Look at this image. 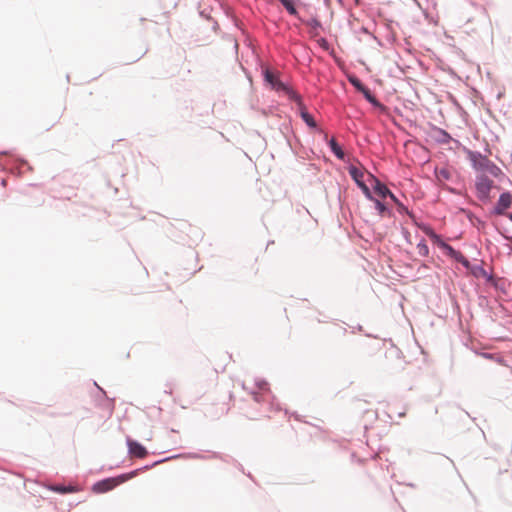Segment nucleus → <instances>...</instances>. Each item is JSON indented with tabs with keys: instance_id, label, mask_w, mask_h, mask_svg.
I'll list each match as a JSON object with an SVG mask.
<instances>
[{
	"instance_id": "obj_1",
	"label": "nucleus",
	"mask_w": 512,
	"mask_h": 512,
	"mask_svg": "<svg viewBox=\"0 0 512 512\" xmlns=\"http://www.w3.org/2000/svg\"><path fill=\"white\" fill-rule=\"evenodd\" d=\"M468 158L473 168L477 171L488 172L494 177H498L501 174V170L494 163L478 152L469 151Z\"/></svg>"
},
{
	"instance_id": "obj_2",
	"label": "nucleus",
	"mask_w": 512,
	"mask_h": 512,
	"mask_svg": "<svg viewBox=\"0 0 512 512\" xmlns=\"http://www.w3.org/2000/svg\"><path fill=\"white\" fill-rule=\"evenodd\" d=\"M134 474L135 473H130V474L121 475V476H118V477H115V478L104 479L102 481H99V482L95 483L93 485V487H92V490L95 493H104V492L110 491L114 487H116L117 485L125 482L126 480H128L130 478H132L134 476Z\"/></svg>"
},
{
	"instance_id": "obj_3",
	"label": "nucleus",
	"mask_w": 512,
	"mask_h": 512,
	"mask_svg": "<svg viewBox=\"0 0 512 512\" xmlns=\"http://www.w3.org/2000/svg\"><path fill=\"white\" fill-rule=\"evenodd\" d=\"M265 80L271 85V87L277 91H284L293 100H298V95L289 89L285 84L280 82L276 76L269 70L265 71Z\"/></svg>"
},
{
	"instance_id": "obj_4",
	"label": "nucleus",
	"mask_w": 512,
	"mask_h": 512,
	"mask_svg": "<svg viewBox=\"0 0 512 512\" xmlns=\"http://www.w3.org/2000/svg\"><path fill=\"white\" fill-rule=\"evenodd\" d=\"M492 184V180L485 175L477 176L475 186L480 199L485 200L489 197Z\"/></svg>"
},
{
	"instance_id": "obj_5",
	"label": "nucleus",
	"mask_w": 512,
	"mask_h": 512,
	"mask_svg": "<svg viewBox=\"0 0 512 512\" xmlns=\"http://www.w3.org/2000/svg\"><path fill=\"white\" fill-rule=\"evenodd\" d=\"M369 178L373 181V189L374 191L382 198H385L389 196L396 204L399 205L401 209H404V207L398 202L395 195L384 185L382 184L378 179L374 178L371 174H369Z\"/></svg>"
},
{
	"instance_id": "obj_6",
	"label": "nucleus",
	"mask_w": 512,
	"mask_h": 512,
	"mask_svg": "<svg viewBox=\"0 0 512 512\" xmlns=\"http://www.w3.org/2000/svg\"><path fill=\"white\" fill-rule=\"evenodd\" d=\"M512 204V195L509 192L502 193L498 199V203L495 207L497 214H503Z\"/></svg>"
},
{
	"instance_id": "obj_7",
	"label": "nucleus",
	"mask_w": 512,
	"mask_h": 512,
	"mask_svg": "<svg viewBox=\"0 0 512 512\" xmlns=\"http://www.w3.org/2000/svg\"><path fill=\"white\" fill-rule=\"evenodd\" d=\"M127 445H128L129 453L132 456H135V457H138V458H143V457L146 456L147 450L140 443H138L136 441H133V440L128 438L127 439Z\"/></svg>"
},
{
	"instance_id": "obj_8",
	"label": "nucleus",
	"mask_w": 512,
	"mask_h": 512,
	"mask_svg": "<svg viewBox=\"0 0 512 512\" xmlns=\"http://www.w3.org/2000/svg\"><path fill=\"white\" fill-rule=\"evenodd\" d=\"M427 233L430 236V238L434 241V243L437 244L439 247L447 250L449 255H451V256H453L455 258L458 257L459 253L456 252L451 246H449L446 243H444L437 234H435L432 231H428Z\"/></svg>"
},
{
	"instance_id": "obj_9",
	"label": "nucleus",
	"mask_w": 512,
	"mask_h": 512,
	"mask_svg": "<svg viewBox=\"0 0 512 512\" xmlns=\"http://www.w3.org/2000/svg\"><path fill=\"white\" fill-rule=\"evenodd\" d=\"M300 106V109H301V117L302 119L305 121V123L309 126V127H312V128H315L316 127V123L314 121V119L312 118V116L302 107V103L300 101V97L298 96V100H296Z\"/></svg>"
},
{
	"instance_id": "obj_10",
	"label": "nucleus",
	"mask_w": 512,
	"mask_h": 512,
	"mask_svg": "<svg viewBox=\"0 0 512 512\" xmlns=\"http://www.w3.org/2000/svg\"><path fill=\"white\" fill-rule=\"evenodd\" d=\"M349 174L353 178V180L357 183L358 186L361 183H364V181H363L364 172L362 170H360L359 168H357L355 166H351L349 168Z\"/></svg>"
},
{
	"instance_id": "obj_11",
	"label": "nucleus",
	"mask_w": 512,
	"mask_h": 512,
	"mask_svg": "<svg viewBox=\"0 0 512 512\" xmlns=\"http://www.w3.org/2000/svg\"><path fill=\"white\" fill-rule=\"evenodd\" d=\"M281 4L285 7V9L288 11L291 15L297 14V6L299 3V0H279Z\"/></svg>"
},
{
	"instance_id": "obj_12",
	"label": "nucleus",
	"mask_w": 512,
	"mask_h": 512,
	"mask_svg": "<svg viewBox=\"0 0 512 512\" xmlns=\"http://www.w3.org/2000/svg\"><path fill=\"white\" fill-rule=\"evenodd\" d=\"M330 147H331V150L333 151V153L339 158V159H343L344 158V153L342 151V149L340 148V146L335 142L334 139H332L330 141Z\"/></svg>"
},
{
	"instance_id": "obj_13",
	"label": "nucleus",
	"mask_w": 512,
	"mask_h": 512,
	"mask_svg": "<svg viewBox=\"0 0 512 512\" xmlns=\"http://www.w3.org/2000/svg\"><path fill=\"white\" fill-rule=\"evenodd\" d=\"M417 249H418V253L421 255V256H427L428 253H429V249H428V246L426 245L425 242H420L418 243L417 245Z\"/></svg>"
},
{
	"instance_id": "obj_14",
	"label": "nucleus",
	"mask_w": 512,
	"mask_h": 512,
	"mask_svg": "<svg viewBox=\"0 0 512 512\" xmlns=\"http://www.w3.org/2000/svg\"><path fill=\"white\" fill-rule=\"evenodd\" d=\"M349 81L357 90H359L361 92L364 91V89L366 88L365 86L362 85L360 80L357 79L356 77H350Z\"/></svg>"
},
{
	"instance_id": "obj_15",
	"label": "nucleus",
	"mask_w": 512,
	"mask_h": 512,
	"mask_svg": "<svg viewBox=\"0 0 512 512\" xmlns=\"http://www.w3.org/2000/svg\"><path fill=\"white\" fill-rule=\"evenodd\" d=\"M372 201L374 202L375 208L379 212L380 215H383L387 211L386 206L381 201H379L375 198Z\"/></svg>"
},
{
	"instance_id": "obj_16",
	"label": "nucleus",
	"mask_w": 512,
	"mask_h": 512,
	"mask_svg": "<svg viewBox=\"0 0 512 512\" xmlns=\"http://www.w3.org/2000/svg\"><path fill=\"white\" fill-rule=\"evenodd\" d=\"M360 189L362 190V192L364 193V195L369 199V200H374V197L372 196L371 192H370V189L368 188V186L365 184V183H361L359 185Z\"/></svg>"
},
{
	"instance_id": "obj_17",
	"label": "nucleus",
	"mask_w": 512,
	"mask_h": 512,
	"mask_svg": "<svg viewBox=\"0 0 512 512\" xmlns=\"http://www.w3.org/2000/svg\"><path fill=\"white\" fill-rule=\"evenodd\" d=\"M52 490L60 492V493H68V492L76 491L73 487H62V486H55L52 488Z\"/></svg>"
},
{
	"instance_id": "obj_18",
	"label": "nucleus",
	"mask_w": 512,
	"mask_h": 512,
	"mask_svg": "<svg viewBox=\"0 0 512 512\" xmlns=\"http://www.w3.org/2000/svg\"><path fill=\"white\" fill-rule=\"evenodd\" d=\"M362 93L370 103L377 104L375 98L371 95L370 91L367 88H365L364 91H362Z\"/></svg>"
},
{
	"instance_id": "obj_19",
	"label": "nucleus",
	"mask_w": 512,
	"mask_h": 512,
	"mask_svg": "<svg viewBox=\"0 0 512 512\" xmlns=\"http://www.w3.org/2000/svg\"><path fill=\"white\" fill-rule=\"evenodd\" d=\"M509 219L512 221V213L509 214Z\"/></svg>"
}]
</instances>
